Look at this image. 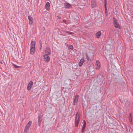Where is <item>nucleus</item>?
Returning a JSON list of instances; mask_svg holds the SVG:
<instances>
[{
    "instance_id": "11",
    "label": "nucleus",
    "mask_w": 133,
    "mask_h": 133,
    "mask_svg": "<svg viewBox=\"0 0 133 133\" xmlns=\"http://www.w3.org/2000/svg\"><path fill=\"white\" fill-rule=\"evenodd\" d=\"M64 5L65 8H68L71 6V5L68 3H64Z\"/></svg>"
},
{
    "instance_id": "17",
    "label": "nucleus",
    "mask_w": 133,
    "mask_h": 133,
    "mask_svg": "<svg viewBox=\"0 0 133 133\" xmlns=\"http://www.w3.org/2000/svg\"><path fill=\"white\" fill-rule=\"evenodd\" d=\"M30 128L26 126L24 129L23 133H27Z\"/></svg>"
},
{
    "instance_id": "19",
    "label": "nucleus",
    "mask_w": 133,
    "mask_h": 133,
    "mask_svg": "<svg viewBox=\"0 0 133 133\" xmlns=\"http://www.w3.org/2000/svg\"><path fill=\"white\" fill-rule=\"evenodd\" d=\"M32 123V121H29L28 123L26 125L27 127H29V128L30 127V126L31 125Z\"/></svg>"
},
{
    "instance_id": "5",
    "label": "nucleus",
    "mask_w": 133,
    "mask_h": 133,
    "mask_svg": "<svg viewBox=\"0 0 133 133\" xmlns=\"http://www.w3.org/2000/svg\"><path fill=\"white\" fill-rule=\"evenodd\" d=\"M33 83L32 81H30L27 87V90L29 91L33 85Z\"/></svg>"
},
{
    "instance_id": "25",
    "label": "nucleus",
    "mask_w": 133,
    "mask_h": 133,
    "mask_svg": "<svg viewBox=\"0 0 133 133\" xmlns=\"http://www.w3.org/2000/svg\"><path fill=\"white\" fill-rule=\"evenodd\" d=\"M131 59L132 62L133 63V56H132V57H131Z\"/></svg>"
},
{
    "instance_id": "21",
    "label": "nucleus",
    "mask_w": 133,
    "mask_h": 133,
    "mask_svg": "<svg viewBox=\"0 0 133 133\" xmlns=\"http://www.w3.org/2000/svg\"><path fill=\"white\" fill-rule=\"evenodd\" d=\"M129 120L130 122H131L132 121V118L131 114H130L129 117Z\"/></svg>"
},
{
    "instance_id": "26",
    "label": "nucleus",
    "mask_w": 133,
    "mask_h": 133,
    "mask_svg": "<svg viewBox=\"0 0 133 133\" xmlns=\"http://www.w3.org/2000/svg\"><path fill=\"white\" fill-rule=\"evenodd\" d=\"M63 21L64 22V23H66V21L65 20H63Z\"/></svg>"
},
{
    "instance_id": "16",
    "label": "nucleus",
    "mask_w": 133,
    "mask_h": 133,
    "mask_svg": "<svg viewBox=\"0 0 133 133\" xmlns=\"http://www.w3.org/2000/svg\"><path fill=\"white\" fill-rule=\"evenodd\" d=\"M42 121V118L40 117H39L38 118V125L40 126L41 124V122Z\"/></svg>"
},
{
    "instance_id": "10",
    "label": "nucleus",
    "mask_w": 133,
    "mask_h": 133,
    "mask_svg": "<svg viewBox=\"0 0 133 133\" xmlns=\"http://www.w3.org/2000/svg\"><path fill=\"white\" fill-rule=\"evenodd\" d=\"M28 19L29 20V24L31 25L33 22V18L29 16H28Z\"/></svg>"
},
{
    "instance_id": "14",
    "label": "nucleus",
    "mask_w": 133,
    "mask_h": 133,
    "mask_svg": "<svg viewBox=\"0 0 133 133\" xmlns=\"http://www.w3.org/2000/svg\"><path fill=\"white\" fill-rule=\"evenodd\" d=\"M86 125V123L85 121H84V124L83 125V127L81 131L82 132H83L85 130V127Z\"/></svg>"
},
{
    "instance_id": "13",
    "label": "nucleus",
    "mask_w": 133,
    "mask_h": 133,
    "mask_svg": "<svg viewBox=\"0 0 133 133\" xmlns=\"http://www.w3.org/2000/svg\"><path fill=\"white\" fill-rule=\"evenodd\" d=\"M101 35L102 32L101 31H99L96 33V36L98 38H99Z\"/></svg>"
},
{
    "instance_id": "24",
    "label": "nucleus",
    "mask_w": 133,
    "mask_h": 133,
    "mask_svg": "<svg viewBox=\"0 0 133 133\" xmlns=\"http://www.w3.org/2000/svg\"><path fill=\"white\" fill-rule=\"evenodd\" d=\"M107 4V2H105V4H104V6L105 8V10H107V9L106 8V5Z\"/></svg>"
},
{
    "instance_id": "18",
    "label": "nucleus",
    "mask_w": 133,
    "mask_h": 133,
    "mask_svg": "<svg viewBox=\"0 0 133 133\" xmlns=\"http://www.w3.org/2000/svg\"><path fill=\"white\" fill-rule=\"evenodd\" d=\"M63 32H64L68 34H74V32H70V31H63Z\"/></svg>"
},
{
    "instance_id": "27",
    "label": "nucleus",
    "mask_w": 133,
    "mask_h": 133,
    "mask_svg": "<svg viewBox=\"0 0 133 133\" xmlns=\"http://www.w3.org/2000/svg\"><path fill=\"white\" fill-rule=\"evenodd\" d=\"M105 2H107V0H104Z\"/></svg>"
},
{
    "instance_id": "6",
    "label": "nucleus",
    "mask_w": 133,
    "mask_h": 133,
    "mask_svg": "<svg viewBox=\"0 0 133 133\" xmlns=\"http://www.w3.org/2000/svg\"><path fill=\"white\" fill-rule=\"evenodd\" d=\"M96 69L98 70L101 68V64L99 61L97 60L96 61Z\"/></svg>"
},
{
    "instance_id": "3",
    "label": "nucleus",
    "mask_w": 133,
    "mask_h": 133,
    "mask_svg": "<svg viewBox=\"0 0 133 133\" xmlns=\"http://www.w3.org/2000/svg\"><path fill=\"white\" fill-rule=\"evenodd\" d=\"M114 24L115 27L118 29H120L121 27L118 23L117 20L115 18H114Z\"/></svg>"
},
{
    "instance_id": "20",
    "label": "nucleus",
    "mask_w": 133,
    "mask_h": 133,
    "mask_svg": "<svg viewBox=\"0 0 133 133\" xmlns=\"http://www.w3.org/2000/svg\"><path fill=\"white\" fill-rule=\"evenodd\" d=\"M86 58L87 60L89 62L90 61L91 59L90 57L88 56V54L87 53L86 54Z\"/></svg>"
},
{
    "instance_id": "28",
    "label": "nucleus",
    "mask_w": 133,
    "mask_h": 133,
    "mask_svg": "<svg viewBox=\"0 0 133 133\" xmlns=\"http://www.w3.org/2000/svg\"><path fill=\"white\" fill-rule=\"evenodd\" d=\"M1 63L2 64V62H1Z\"/></svg>"
},
{
    "instance_id": "9",
    "label": "nucleus",
    "mask_w": 133,
    "mask_h": 133,
    "mask_svg": "<svg viewBox=\"0 0 133 133\" xmlns=\"http://www.w3.org/2000/svg\"><path fill=\"white\" fill-rule=\"evenodd\" d=\"M78 95H75V97L74 101V105H75L77 103V102L78 100Z\"/></svg>"
},
{
    "instance_id": "2",
    "label": "nucleus",
    "mask_w": 133,
    "mask_h": 133,
    "mask_svg": "<svg viewBox=\"0 0 133 133\" xmlns=\"http://www.w3.org/2000/svg\"><path fill=\"white\" fill-rule=\"evenodd\" d=\"M78 115V114L77 113L76 114L75 119V125L76 127H77L78 126L80 120V117L79 115H78V117H77Z\"/></svg>"
},
{
    "instance_id": "23",
    "label": "nucleus",
    "mask_w": 133,
    "mask_h": 133,
    "mask_svg": "<svg viewBox=\"0 0 133 133\" xmlns=\"http://www.w3.org/2000/svg\"><path fill=\"white\" fill-rule=\"evenodd\" d=\"M13 65L15 68H18L20 67V66H17L14 64H13Z\"/></svg>"
},
{
    "instance_id": "8",
    "label": "nucleus",
    "mask_w": 133,
    "mask_h": 133,
    "mask_svg": "<svg viewBox=\"0 0 133 133\" xmlns=\"http://www.w3.org/2000/svg\"><path fill=\"white\" fill-rule=\"evenodd\" d=\"M45 9L48 11H49L50 9V5L49 2H47L45 6Z\"/></svg>"
},
{
    "instance_id": "15",
    "label": "nucleus",
    "mask_w": 133,
    "mask_h": 133,
    "mask_svg": "<svg viewBox=\"0 0 133 133\" xmlns=\"http://www.w3.org/2000/svg\"><path fill=\"white\" fill-rule=\"evenodd\" d=\"M84 63V59L83 58H82L79 62V66H81Z\"/></svg>"
},
{
    "instance_id": "22",
    "label": "nucleus",
    "mask_w": 133,
    "mask_h": 133,
    "mask_svg": "<svg viewBox=\"0 0 133 133\" xmlns=\"http://www.w3.org/2000/svg\"><path fill=\"white\" fill-rule=\"evenodd\" d=\"M69 48L71 50H73V46L71 45H69Z\"/></svg>"
},
{
    "instance_id": "7",
    "label": "nucleus",
    "mask_w": 133,
    "mask_h": 133,
    "mask_svg": "<svg viewBox=\"0 0 133 133\" xmlns=\"http://www.w3.org/2000/svg\"><path fill=\"white\" fill-rule=\"evenodd\" d=\"M45 55H49L51 54L50 50V48L48 47L46 48L45 49Z\"/></svg>"
},
{
    "instance_id": "1",
    "label": "nucleus",
    "mask_w": 133,
    "mask_h": 133,
    "mask_svg": "<svg viewBox=\"0 0 133 133\" xmlns=\"http://www.w3.org/2000/svg\"><path fill=\"white\" fill-rule=\"evenodd\" d=\"M35 41H32L31 43V47L30 49V53L31 55H33L35 51Z\"/></svg>"
},
{
    "instance_id": "4",
    "label": "nucleus",
    "mask_w": 133,
    "mask_h": 133,
    "mask_svg": "<svg viewBox=\"0 0 133 133\" xmlns=\"http://www.w3.org/2000/svg\"><path fill=\"white\" fill-rule=\"evenodd\" d=\"M44 61L46 63H48L49 61L50 60V58L49 55H44Z\"/></svg>"
},
{
    "instance_id": "12",
    "label": "nucleus",
    "mask_w": 133,
    "mask_h": 133,
    "mask_svg": "<svg viewBox=\"0 0 133 133\" xmlns=\"http://www.w3.org/2000/svg\"><path fill=\"white\" fill-rule=\"evenodd\" d=\"M96 5V3L95 1L94 0H92L91 1V6L92 8L95 7Z\"/></svg>"
}]
</instances>
